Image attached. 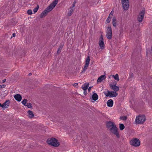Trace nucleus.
<instances>
[{
	"label": "nucleus",
	"mask_w": 152,
	"mask_h": 152,
	"mask_svg": "<svg viewBox=\"0 0 152 152\" xmlns=\"http://www.w3.org/2000/svg\"><path fill=\"white\" fill-rule=\"evenodd\" d=\"M15 35H16V34H15V33H13V34H12V36L14 37H15Z\"/></svg>",
	"instance_id": "nucleus-35"
},
{
	"label": "nucleus",
	"mask_w": 152,
	"mask_h": 152,
	"mask_svg": "<svg viewBox=\"0 0 152 152\" xmlns=\"http://www.w3.org/2000/svg\"><path fill=\"white\" fill-rule=\"evenodd\" d=\"M151 51H152V47H151Z\"/></svg>",
	"instance_id": "nucleus-39"
},
{
	"label": "nucleus",
	"mask_w": 152,
	"mask_h": 152,
	"mask_svg": "<svg viewBox=\"0 0 152 152\" xmlns=\"http://www.w3.org/2000/svg\"><path fill=\"white\" fill-rule=\"evenodd\" d=\"M99 44L101 49H103L104 48L105 45L104 42V39L102 35L99 38Z\"/></svg>",
	"instance_id": "nucleus-8"
},
{
	"label": "nucleus",
	"mask_w": 152,
	"mask_h": 152,
	"mask_svg": "<svg viewBox=\"0 0 152 152\" xmlns=\"http://www.w3.org/2000/svg\"><path fill=\"white\" fill-rule=\"evenodd\" d=\"M27 99H25L22 101L21 103L23 104L25 106L26 105V103L27 102Z\"/></svg>",
	"instance_id": "nucleus-24"
},
{
	"label": "nucleus",
	"mask_w": 152,
	"mask_h": 152,
	"mask_svg": "<svg viewBox=\"0 0 152 152\" xmlns=\"http://www.w3.org/2000/svg\"><path fill=\"white\" fill-rule=\"evenodd\" d=\"M38 8H39V7L38 6L37 7L34 9L33 10V11L34 13H35L36 12H37V11L38 10Z\"/></svg>",
	"instance_id": "nucleus-29"
},
{
	"label": "nucleus",
	"mask_w": 152,
	"mask_h": 152,
	"mask_svg": "<svg viewBox=\"0 0 152 152\" xmlns=\"http://www.w3.org/2000/svg\"><path fill=\"white\" fill-rule=\"evenodd\" d=\"M121 119L123 120H126L127 118L126 117V116H122L120 117Z\"/></svg>",
	"instance_id": "nucleus-30"
},
{
	"label": "nucleus",
	"mask_w": 152,
	"mask_h": 152,
	"mask_svg": "<svg viewBox=\"0 0 152 152\" xmlns=\"http://www.w3.org/2000/svg\"><path fill=\"white\" fill-rule=\"evenodd\" d=\"M98 95L97 94L94 93L92 95L91 99L94 101L93 102H94L95 101L98 99Z\"/></svg>",
	"instance_id": "nucleus-15"
},
{
	"label": "nucleus",
	"mask_w": 152,
	"mask_h": 152,
	"mask_svg": "<svg viewBox=\"0 0 152 152\" xmlns=\"http://www.w3.org/2000/svg\"><path fill=\"white\" fill-rule=\"evenodd\" d=\"M112 76L114 78V79L115 80H117V81H118L119 79V77L118 75L117 74H115V75H112Z\"/></svg>",
	"instance_id": "nucleus-22"
},
{
	"label": "nucleus",
	"mask_w": 152,
	"mask_h": 152,
	"mask_svg": "<svg viewBox=\"0 0 152 152\" xmlns=\"http://www.w3.org/2000/svg\"><path fill=\"white\" fill-rule=\"evenodd\" d=\"M63 45H62L60 46L59 47V48H58V51H57V53H59L61 51V49L63 47Z\"/></svg>",
	"instance_id": "nucleus-27"
},
{
	"label": "nucleus",
	"mask_w": 152,
	"mask_h": 152,
	"mask_svg": "<svg viewBox=\"0 0 152 152\" xmlns=\"http://www.w3.org/2000/svg\"><path fill=\"white\" fill-rule=\"evenodd\" d=\"M47 142L51 145L58 147L59 145V143L58 140L55 138H51L48 139Z\"/></svg>",
	"instance_id": "nucleus-3"
},
{
	"label": "nucleus",
	"mask_w": 152,
	"mask_h": 152,
	"mask_svg": "<svg viewBox=\"0 0 152 152\" xmlns=\"http://www.w3.org/2000/svg\"><path fill=\"white\" fill-rule=\"evenodd\" d=\"M78 85V83H75L73 85L74 86L76 87Z\"/></svg>",
	"instance_id": "nucleus-33"
},
{
	"label": "nucleus",
	"mask_w": 152,
	"mask_h": 152,
	"mask_svg": "<svg viewBox=\"0 0 152 152\" xmlns=\"http://www.w3.org/2000/svg\"><path fill=\"white\" fill-rule=\"evenodd\" d=\"M119 128L121 130H122L124 129L125 127L123 124H119Z\"/></svg>",
	"instance_id": "nucleus-23"
},
{
	"label": "nucleus",
	"mask_w": 152,
	"mask_h": 152,
	"mask_svg": "<svg viewBox=\"0 0 152 152\" xmlns=\"http://www.w3.org/2000/svg\"><path fill=\"white\" fill-rule=\"evenodd\" d=\"M106 36L109 39H110L112 38V30L111 27L108 26L107 27V30L106 31Z\"/></svg>",
	"instance_id": "nucleus-7"
},
{
	"label": "nucleus",
	"mask_w": 152,
	"mask_h": 152,
	"mask_svg": "<svg viewBox=\"0 0 152 152\" xmlns=\"http://www.w3.org/2000/svg\"><path fill=\"white\" fill-rule=\"evenodd\" d=\"M106 125L107 128L111 132L116 135L117 137H119L120 136L118 129L114 122L111 121H108L107 122Z\"/></svg>",
	"instance_id": "nucleus-1"
},
{
	"label": "nucleus",
	"mask_w": 152,
	"mask_h": 152,
	"mask_svg": "<svg viewBox=\"0 0 152 152\" xmlns=\"http://www.w3.org/2000/svg\"><path fill=\"white\" fill-rule=\"evenodd\" d=\"M31 75V73H29V75Z\"/></svg>",
	"instance_id": "nucleus-41"
},
{
	"label": "nucleus",
	"mask_w": 152,
	"mask_h": 152,
	"mask_svg": "<svg viewBox=\"0 0 152 152\" xmlns=\"http://www.w3.org/2000/svg\"><path fill=\"white\" fill-rule=\"evenodd\" d=\"M130 144L135 147L139 146L140 145V142L139 140L137 138H134L130 141Z\"/></svg>",
	"instance_id": "nucleus-5"
},
{
	"label": "nucleus",
	"mask_w": 152,
	"mask_h": 152,
	"mask_svg": "<svg viewBox=\"0 0 152 152\" xmlns=\"http://www.w3.org/2000/svg\"><path fill=\"white\" fill-rule=\"evenodd\" d=\"M113 15V13H112V12H111V13H110V14L109 16H110V15Z\"/></svg>",
	"instance_id": "nucleus-37"
},
{
	"label": "nucleus",
	"mask_w": 152,
	"mask_h": 152,
	"mask_svg": "<svg viewBox=\"0 0 152 152\" xmlns=\"http://www.w3.org/2000/svg\"><path fill=\"white\" fill-rule=\"evenodd\" d=\"M74 11V9L72 8H70L68 10V15L70 16L72 14Z\"/></svg>",
	"instance_id": "nucleus-21"
},
{
	"label": "nucleus",
	"mask_w": 152,
	"mask_h": 152,
	"mask_svg": "<svg viewBox=\"0 0 152 152\" xmlns=\"http://www.w3.org/2000/svg\"><path fill=\"white\" fill-rule=\"evenodd\" d=\"M107 104L108 107H112L113 104V101L111 99L109 100L107 102Z\"/></svg>",
	"instance_id": "nucleus-17"
},
{
	"label": "nucleus",
	"mask_w": 152,
	"mask_h": 152,
	"mask_svg": "<svg viewBox=\"0 0 152 152\" xmlns=\"http://www.w3.org/2000/svg\"><path fill=\"white\" fill-rule=\"evenodd\" d=\"M105 95L106 96L116 97L117 96L118 94L115 91H107V93H105Z\"/></svg>",
	"instance_id": "nucleus-9"
},
{
	"label": "nucleus",
	"mask_w": 152,
	"mask_h": 152,
	"mask_svg": "<svg viewBox=\"0 0 152 152\" xmlns=\"http://www.w3.org/2000/svg\"><path fill=\"white\" fill-rule=\"evenodd\" d=\"M25 106L28 108H31L32 107V105L31 103H27Z\"/></svg>",
	"instance_id": "nucleus-26"
},
{
	"label": "nucleus",
	"mask_w": 152,
	"mask_h": 152,
	"mask_svg": "<svg viewBox=\"0 0 152 152\" xmlns=\"http://www.w3.org/2000/svg\"><path fill=\"white\" fill-rule=\"evenodd\" d=\"M145 120L146 118L145 115H139L136 117L135 121L137 124H142L144 123Z\"/></svg>",
	"instance_id": "nucleus-4"
},
{
	"label": "nucleus",
	"mask_w": 152,
	"mask_h": 152,
	"mask_svg": "<svg viewBox=\"0 0 152 152\" xmlns=\"http://www.w3.org/2000/svg\"><path fill=\"white\" fill-rule=\"evenodd\" d=\"M150 52V50H147V54L148 55L149 53Z\"/></svg>",
	"instance_id": "nucleus-34"
},
{
	"label": "nucleus",
	"mask_w": 152,
	"mask_h": 152,
	"mask_svg": "<svg viewBox=\"0 0 152 152\" xmlns=\"http://www.w3.org/2000/svg\"><path fill=\"white\" fill-rule=\"evenodd\" d=\"M91 87H89V88H88V91L89 92H90V90H91Z\"/></svg>",
	"instance_id": "nucleus-36"
},
{
	"label": "nucleus",
	"mask_w": 152,
	"mask_h": 152,
	"mask_svg": "<svg viewBox=\"0 0 152 152\" xmlns=\"http://www.w3.org/2000/svg\"><path fill=\"white\" fill-rule=\"evenodd\" d=\"M5 80H3V82H5Z\"/></svg>",
	"instance_id": "nucleus-42"
},
{
	"label": "nucleus",
	"mask_w": 152,
	"mask_h": 152,
	"mask_svg": "<svg viewBox=\"0 0 152 152\" xmlns=\"http://www.w3.org/2000/svg\"><path fill=\"white\" fill-rule=\"evenodd\" d=\"M145 14V10H142L139 13L137 17V20L139 22H141L144 18Z\"/></svg>",
	"instance_id": "nucleus-10"
},
{
	"label": "nucleus",
	"mask_w": 152,
	"mask_h": 152,
	"mask_svg": "<svg viewBox=\"0 0 152 152\" xmlns=\"http://www.w3.org/2000/svg\"><path fill=\"white\" fill-rule=\"evenodd\" d=\"M106 78L105 75H101L98 78L97 80V83L98 84L100 83L103 80H104Z\"/></svg>",
	"instance_id": "nucleus-14"
},
{
	"label": "nucleus",
	"mask_w": 152,
	"mask_h": 152,
	"mask_svg": "<svg viewBox=\"0 0 152 152\" xmlns=\"http://www.w3.org/2000/svg\"><path fill=\"white\" fill-rule=\"evenodd\" d=\"M14 97L16 100L18 102L21 101L22 99L21 96L19 94H17L14 96Z\"/></svg>",
	"instance_id": "nucleus-16"
},
{
	"label": "nucleus",
	"mask_w": 152,
	"mask_h": 152,
	"mask_svg": "<svg viewBox=\"0 0 152 152\" xmlns=\"http://www.w3.org/2000/svg\"><path fill=\"white\" fill-rule=\"evenodd\" d=\"M75 3H76V2H74L73 3V4H72V7H71V8H72L73 9V8L75 6Z\"/></svg>",
	"instance_id": "nucleus-32"
},
{
	"label": "nucleus",
	"mask_w": 152,
	"mask_h": 152,
	"mask_svg": "<svg viewBox=\"0 0 152 152\" xmlns=\"http://www.w3.org/2000/svg\"><path fill=\"white\" fill-rule=\"evenodd\" d=\"M10 103V101L9 100H7L2 104L1 107L4 108H7Z\"/></svg>",
	"instance_id": "nucleus-12"
},
{
	"label": "nucleus",
	"mask_w": 152,
	"mask_h": 152,
	"mask_svg": "<svg viewBox=\"0 0 152 152\" xmlns=\"http://www.w3.org/2000/svg\"><path fill=\"white\" fill-rule=\"evenodd\" d=\"M28 116L29 117L31 118L34 117V115L33 113L31 111L28 110Z\"/></svg>",
	"instance_id": "nucleus-20"
},
{
	"label": "nucleus",
	"mask_w": 152,
	"mask_h": 152,
	"mask_svg": "<svg viewBox=\"0 0 152 152\" xmlns=\"http://www.w3.org/2000/svg\"><path fill=\"white\" fill-rule=\"evenodd\" d=\"M89 86L88 84H84L82 86V88L84 91H86L87 90Z\"/></svg>",
	"instance_id": "nucleus-18"
},
{
	"label": "nucleus",
	"mask_w": 152,
	"mask_h": 152,
	"mask_svg": "<svg viewBox=\"0 0 152 152\" xmlns=\"http://www.w3.org/2000/svg\"><path fill=\"white\" fill-rule=\"evenodd\" d=\"M2 104H1L0 103V106L1 107Z\"/></svg>",
	"instance_id": "nucleus-40"
},
{
	"label": "nucleus",
	"mask_w": 152,
	"mask_h": 152,
	"mask_svg": "<svg viewBox=\"0 0 152 152\" xmlns=\"http://www.w3.org/2000/svg\"><path fill=\"white\" fill-rule=\"evenodd\" d=\"M6 86L5 85H0V88H5Z\"/></svg>",
	"instance_id": "nucleus-31"
},
{
	"label": "nucleus",
	"mask_w": 152,
	"mask_h": 152,
	"mask_svg": "<svg viewBox=\"0 0 152 152\" xmlns=\"http://www.w3.org/2000/svg\"><path fill=\"white\" fill-rule=\"evenodd\" d=\"M90 57L89 56H87L85 60V64L83 68V70L84 71H85L87 69L90 62Z\"/></svg>",
	"instance_id": "nucleus-11"
},
{
	"label": "nucleus",
	"mask_w": 152,
	"mask_h": 152,
	"mask_svg": "<svg viewBox=\"0 0 152 152\" xmlns=\"http://www.w3.org/2000/svg\"><path fill=\"white\" fill-rule=\"evenodd\" d=\"M86 93H87V92H86V91H84V93L85 94H86Z\"/></svg>",
	"instance_id": "nucleus-38"
},
{
	"label": "nucleus",
	"mask_w": 152,
	"mask_h": 152,
	"mask_svg": "<svg viewBox=\"0 0 152 152\" xmlns=\"http://www.w3.org/2000/svg\"><path fill=\"white\" fill-rule=\"evenodd\" d=\"M110 87L111 89H113L114 91L117 92L119 90V87L116 86V85H110Z\"/></svg>",
	"instance_id": "nucleus-13"
},
{
	"label": "nucleus",
	"mask_w": 152,
	"mask_h": 152,
	"mask_svg": "<svg viewBox=\"0 0 152 152\" xmlns=\"http://www.w3.org/2000/svg\"><path fill=\"white\" fill-rule=\"evenodd\" d=\"M58 3V0H55L40 15V17L42 18L45 16L48 12L51 11L55 7Z\"/></svg>",
	"instance_id": "nucleus-2"
},
{
	"label": "nucleus",
	"mask_w": 152,
	"mask_h": 152,
	"mask_svg": "<svg viewBox=\"0 0 152 152\" xmlns=\"http://www.w3.org/2000/svg\"><path fill=\"white\" fill-rule=\"evenodd\" d=\"M123 7L124 10H126L129 8V0H121Z\"/></svg>",
	"instance_id": "nucleus-6"
},
{
	"label": "nucleus",
	"mask_w": 152,
	"mask_h": 152,
	"mask_svg": "<svg viewBox=\"0 0 152 152\" xmlns=\"http://www.w3.org/2000/svg\"><path fill=\"white\" fill-rule=\"evenodd\" d=\"M27 13L29 15H31L32 14V11L31 10H29L27 11Z\"/></svg>",
	"instance_id": "nucleus-28"
},
{
	"label": "nucleus",
	"mask_w": 152,
	"mask_h": 152,
	"mask_svg": "<svg viewBox=\"0 0 152 152\" xmlns=\"http://www.w3.org/2000/svg\"><path fill=\"white\" fill-rule=\"evenodd\" d=\"M111 20V17L110 16H108L106 20V22L109 23L110 22Z\"/></svg>",
	"instance_id": "nucleus-25"
},
{
	"label": "nucleus",
	"mask_w": 152,
	"mask_h": 152,
	"mask_svg": "<svg viewBox=\"0 0 152 152\" xmlns=\"http://www.w3.org/2000/svg\"><path fill=\"white\" fill-rule=\"evenodd\" d=\"M112 23L113 26L115 27L117 24V20L115 17H114L112 19Z\"/></svg>",
	"instance_id": "nucleus-19"
}]
</instances>
